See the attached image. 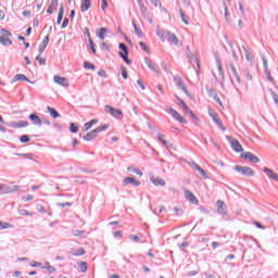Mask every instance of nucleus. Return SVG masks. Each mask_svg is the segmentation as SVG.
<instances>
[{
	"label": "nucleus",
	"instance_id": "obj_1",
	"mask_svg": "<svg viewBox=\"0 0 278 278\" xmlns=\"http://www.w3.org/2000/svg\"><path fill=\"white\" fill-rule=\"evenodd\" d=\"M104 111L106 112V114H111L113 118H116L117 121H123V111L115 109L112 105H105Z\"/></svg>",
	"mask_w": 278,
	"mask_h": 278
},
{
	"label": "nucleus",
	"instance_id": "obj_2",
	"mask_svg": "<svg viewBox=\"0 0 278 278\" xmlns=\"http://www.w3.org/2000/svg\"><path fill=\"white\" fill-rule=\"evenodd\" d=\"M233 168L237 173H240V175H244L245 177H253V175H255V172L249 166L235 165Z\"/></svg>",
	"mask_w": 278,
	"mask_h": 278
},
{
	"label": "nucleus",
	"instance_id": "obj_3",
	"mask_svg": "<svg viewBox=\"0 0 278 278\" xmlns=\"http://www.w3.org/2000/svg\"><path fill=\"white\" fill-rule=\"evenodd\" d=\"M18 190H21V186H18V185L10 187L5 184H0L1 194H12V192H18Z\"/></svg>",
	"mask_w": 278,
	"mask_h": 278
},
{
	"label": "nucleus",
	"instance_id": "obj_4",
	"mask_svg": "<svg viewBox=\"0 0 278 278\" xmlns=\"http://www.w3.org/2000/svg\"><path fill=\"white\" fill-rule=\"evenodd\" d=\"M165 112H167V114H170L173 116V118H175V121H178V123H182V124H188V121H186L181 114H179V112H177L175 109L167 106L165 109Z\"/></svg>",
	"mask_w": 278,
	"mask_h": 278
},
{
	"label": "nucleus",
	"instance_id": "obj_5",
	"mask_svg": "<svg viewBox=\"0 0 278 278\" xmlns=\"http://www.w3.org/2000/svg\"><path fill=\"white\" fill-rule=\"evenodd\" d=\"M227 140H229L230 147L232 151H235L236 153H242V151H244V149L242 148V144H240V141H238V139H233L228 136Z\"/></svg>",
	"mask_w": 278,
	"mask_h": 278
},
{
	"label": "nucleus",
	"instance_id": "obj_6",
	"mask_svg": "<svg viewBox=\"0 0 278 278\" xmlns=\"http://www.w3.org/2000/svg\"><path fill=\"white\" fill-rule=\"evenodd\" d=\"M211 118L213 119V122L215 123V125H217L218 129H222V131H225V126H223V122L220 121V117H218V113L216 112H208Z\"/></svg>",
	"mask_w": 278,
	"mask_h": 278
},
{
	"label": "nucleus",
	"instance_id": "obj_7",
	"mask_svg": "<svg viewBox=\"0 0 278 278\" xmlns=\"http://www.w3.org/2000/svg\"><path fill=\"white\" fill-rule=\"evenodd\" d=\"M174 81L177 88H180V90L184 91L185 94H187V97H190V92L188 91V88L186 87V85H184V80H181V77L174 76Z\"/></svg>",
	"mask_w": 278,
	"mask_h": 278
},
{
	"label": "nucleus",
	"instance_id": "obj_8",
	"mask_svg": "<svg viewBox=\"0 0 278 278\" xmlns=\"http://www.w3.org/2000/svg\"><path fill=\"white\" fill-rule=\"evenodd\" d=\"M217 206V214H220V216H227V205L223 200H218L216 202Z\"/></svg>",
	"mask_w": 278,
	"mask_h": 278
},
{
	"label": "nucleus",
	"instance_id": "obj_9",
	"mask_svg": "<svg viewBox=\"0 0 278 278\" xmlns=\"http://www.w3.org/2000/svg\"><path fill=\"white\" fill-rule=\"evenodd\" d=\"M241 157L243 160H249L250 162H252V164H257L260 162V157L255 156V154H253L251 152L242 153Z\"/></svg>",
	"mask_w": 278,
	"mask_h": 278
},
{
	"label": "nucleus",
	"instance_id": "obj_10",
	"mask_svg": "<svg viewBox=\"0 0 278 278\" xmlns=\"http://www.w3.org/2000/svg\"><path fill=\"white\" fill-rule=\"evenodd\" d=\"M185 199H187V201H190V203H192L193 205H199V200L197 199L194 193H192L188 189L185 190Z\"/></svg>",
	"mask_w": 278,
	"mask_h": 278
},
{
	"label": "nucleus",
	"instance_id": "obj_11",
	"mask_svg": "<svg viewBox=\"0 0 278 278\" xmlns=\"http://www.w3.org/2000/svg\"><path fill=\"white\" fill-rule=\"evenodd\" d=\"M165 38H166L167 42H172V45H179V39L170 30L165 31Z\"/></svg>",
	"mask_w": 278,
	"mask_h": 278
},
{
	"label": "nucleus",
	"instance_id": "obj_12",
	"mask_svg": "<svg viewBox=\"0 0 278 278\" xmlns=\"http://www.w3.org/2000/svg\"><path fill=\"white\" fill-rule=\"evenodd\" d=\"M119 58H122L126 64H131V60H129V50L127 48L119 52Z\"/></svg>",
	"mask_w": 278,
	"mask_h": 278
},
{
	"label": "nucleus",
	"instance_id": "obj_13",
	"mask_svg": "<svg viewBox=\"0 0 278 278\" xmlns=\"http://www.w3.org/2000/svg\"><path fill=\"white\" fill-rule=\"evenodd\" d=\"M263 173H265L267 177H269V179H274V181H278V174L273 172V169L268 167H264Z\"/></svg>",
	"mask_w": 278,
	"mask_h": 278
},
{
	"label": "nucleus",
	"instance_id": "obj_14",
	"mask_svg": "<svg viewBox=\"0 0 278 278\" xmlns=\"http://www.w3.org/2000/svg\"><path fill=\"white\" fill-rule=\"evenodd\" d=\"M28 118L31 121L33 125H38V127L42 125V119L36 115V113H31Z\"/></svg>",
	"mask_w": 278,
	"mask_h": 278
},
{
	"label": "nucleus",
	"instance_id": "obj_15",
	"mask_svg": "<svg viewBox=\"0 0 278 278\" xmlns=\"http://www.w3.org/2000/svg\"><path fill=\"white\" fill-rule=\"evenodd\" d=\"M27 125H29L27 121H18V122L12 123L10 127H13L14 129H21L23 127H27Z\"/></svg>",
	"mask_w": 278,
	"mask_h": 278
},
{
	"label": "nucleus",
	"instance_id": "obj_16",
	"mask_svg": "<svg viewBox=\"0 0 278 278\" xmlns=\"http://www.w3.org/2000/svg\"><path fill=\"white\" fill-rule=\"evenodd\" d=\"M144 63L147 64L148 68H150V71H151L152 73H160V72L157 71V67H155V63H153V61H151V59L146 58V59H144Z\"/></svg>",
	"mask_w": 278,
	"mask_h": 278
},
{
	"label": "nucleus",
	"instance_id": "obj_17",
	"mask_svg": "<svg viewBox=\"0 0 278 278\" xmlns=\"http://www.w3.org/2000/svg\"><path fill=\"white\" fill-rule=\"evenodd\" d=\"M129 184H131L135 187L140 186V180H136V178H131V177H126L124 179V186H129Z\"/></svg>",
	"mask_w": 278,
	"mask_h": 278
},
{
	"label": "nucleus",
	"instance_id": "obj_18",
	"mask_svg": "<svg viewBox=\"0 0 278 278\" xmlns=\"http://www.w3.org/2000/svg\"><path fill=\"white\" fill-rule=\"evenodd\" d=\"M229 68L232 73V76L235 77L237 84H241V79H240V75H238V71L236 70V66L233 65V63L229 64Z\"/></svg>",
	"mask_w": 278,
	"mask_h": 278
},
{
	"label": "nucleus",
	"instance_id": "obj_19",
	"mask_svg": "<svg viewBox=\"0 0 278 278\" xmlns=\"http://www.w3.org/2000/svg\"><path fill=\"white\" fill-rule=\"evenodd\" d=\"M91 7H92V2L90 0H84L80 4V11L88 12V10H90Z\"/></svg>",
	"mask_w": 278,
	"mask_h": 278
},
{
	"label": "nucleus",
	"instance_id": "obj_20",
	"mask_svg": "<svg viewBox=\"0 0 278 278\" xmlns=\"http://www.w3.org/2000/svg\"><path fill=\"white\" fill-rule=\"evenodd\" d=\"M150 181H152L154 186H166V180H164L163 178L151 177Z\"/></svg>",
	"mask_w": 278,
	"mask_h": 278
},
{
	"label": "nucleus",
	"instance_id": "obj_21",
	"mask_svg": "<svg viewBox=\"0 0 278 278\" xmlns=\"http://www.w3.org/2000/svg\"><path fill=\"white\" fill-rule=\"evenodd\" d=\"M189 64H191L194 68H198L197 71L199 72V68H200V65H199V58H197V55H192V56H189ZM197 64V67L195 65Z\"/></svg>",
	"mask_w": 278,
	"mask_h": 278
},
{
	"label": "nucleus",
	"instance_id": "obj_22",
	"mask_svg": "<svg viewBox=\"0 0 278 278\" xmlns=\"http://www.w3.org/2000/svg\"><path fill=\"white\" fill-rule=\"evenodd\" d=\"M62 18H64V4L60 5L59 14L56 18V25H60L62 23Z\"/></svg>",
	"mask_w": 278,
	"mask_h": 278
},
{
	"label": "nucleus",
	"instance_id": "obj_23",
	"mask_svg": "<svg viewBox=\"0 0 278 278\" xmlns=\"http://www.w3.org/2000/svg\"><path fill=\"white\" fill-rule=\"evenodd\" d=\"M83 138L87 142L90 140H94L97 138V132H96V130H91V131L87 132L86 136H84Z\"/></svg>",
	"mask_w": 278,
	"mask_h": 278
},
{
	"label": "nucleus",
	"instance_id": "obj_24",
	"mask_svg": "<svg viewBox=\"0 0 278 278\" xmlns=\"http://www.w3.org/2000/svg\"><path fill=\"white\" fill-rule=\"evenodd\" d=\"M217 70L219 71V76L222 77V86H225V72L223 71V65L220 64V61H217Z\"/></svg>",
	"mask_w": 278,
	"mask_h": 278
},
{
	"label": "nucleus",
	"instance_id": "obj_25",
	"mask_svg": "<svg viewBox=\"0 0 278 278\" xmlns=\"http://www.w3.org/2000/svg\"><path fill=\"white\" fill-rule=\"evenodd\" d=\"M227 1H228V3L230 2V0H223V5H224V10H225V18L227 22H229L231 18V14L229 13V11L227 9Z\"/></svg>",
	"mask_w": 278,
	"mask_h": 278
},
{
	"label": "nucleus",
	"instance_id": "obj_26",
	"mask_svg": "<svg viewBox=\"0 0 278 278\" xmlns=\"http://www.w3.org/2000/svg\"><path fill=\"white\" fill-rule=\"evenodd\" d=\"M47 111L49 112L50 116H52V118H60L61 116L60 113L51 106H47Z\"/></svg>",
	"mask_w": 278,
	"mask_h": 278
},
{
	"label": "nucleus",
	"instance_id": "obj_27",
	"mask_svg": "<svg viewBox=\"0 0 278 278\" xmlns=\"http://www.w3.org/2000/svg\"><path fill=\"white\" fill-rule=\"evenodd\" d=\"M53 10H58V0H52L47 9L48 14H53Z\"/></svg>",
	"mask_w": 278,
	"mask_h": 278
},
{
	"label": "nucleus",
	"instance_id": "obj_28",
	"mask_svg": "<svg viewBox=\"0 0 278 278\" xmlns=\"http://www.w3.org/2000/svg\"><path fill=\"white\" fill-rule=\"evenodd\" d=\"M0 45H2L3 47H10V45H12V41L5 36H0Z\"/></svg>",
	"mask_w": 278,
	"mask_h": 278
},
{
	"label": "nucleus",
	"instance_id": "obj_29",
	"mask_svg": "<svg viewBox=\"0 0 278 278\" xmlns=\"http://www.w3.org/2000/svg\"><path fill=\"white\" fill-rule=\"evenodd\" d=\"M108 31V28L102 27L97 31V36L100 40H105V34Z\"/></svg>",
	"mask_w": 278,
	"mask_h": 278
},
{
	"label": "nucleus",
	"instance_id": "obj_30",
	"mask_svg": "<svg viewBox=\"0 0 278 278\" xmlns=\"http://www.w3.org/2000/svg\"><path fill=\"white\" fill-rule=\"evenodd\" d=\"M13 81H29V78H27V76L24 74H16Z\"/></svg>",
	"mask_w": 278,
	"mask_h": 278
},
{
	"label": "nucleus",
	"instance_id": "obj_31",
	"mask_svg": "<svg viewBox=\"0 0 278 278\" xmlns=\"http://www.w3.org/2000/svg\"><path fill=\"white\" fill-rule=\"evenodd\" d=\"M156 36H159L162 42H166V30L159 29Z\"/></svg>",
	"mask_w": 278,
	"mask_h": 278
},
{
	"label": "nucleus",
	"instance_id": "obj_32",
	"mask_svg": "<svg viewBox=\"0 0 278 278\" xmlns=\"http://www.w3.org/2000/svg\"><path fill=\"white\" fill-rule=\"evenodd\" d=\"M53 79L55 84H59V86H66V84H64V81H66V78L61 76H54Z\"/></svg>",
	"mask_w": 278,
	"mask_h": 278
},
{
	"label": "nucleus",
	"instance_id": "obj_33",
	"mask_svg": "<svg viewBox=\"0 0 278 278\" xmlns=\"http://www.w3.org/2000/svg\"><path fill=\"white\" fill-rule=\"evenodd\" d=\"M97 123H99L98 119H91L90 122H87L85 124V131H88L89 129H91L92 125H97Z\"/></svg>",
	"mask_w": 278,
	"mask_h": 278
},
{
	"label": "nucleus",
	"instance_id": "obj_34",
	"mask_svg": "<svg viewBox=\"0 0 278 278\" xmlns=\"http://www.w3.org/2000/svg\"><path fill=\"white\" fill-rule=\"evenodd\" d=\"M72 255H74V257L86 255V250H84V248H79L75 252H72Z\"/></svg>",
	"mask_w": 278,
	"mask_h": 278
},
{
	"label": "nucleus",
	"instance_id": "obj_35",
	"mask_svg": "<svg viewBox=\"0 0 278 278\" xmlns=\"http://www.w3.org/2000/svg\"><path fill=\"white\" fill-rule=\"evenodd\" d=\"M242 49L245 53V60L248 62H253V55L251 54V52H249V49H247V47L242 46Z\"/></svg>",
	"mask_w": 278,
	"mask_h": 278
},
{
	"label": "nucleus",
	"instance_id": "obj_36",
	"mask_svg": "<svg viewBox=\"0 0 278 278\" xmlns=\"http://www.w3.org/2000/svg\"><path fill=\"white\" fill-rule=\"evenodd\" d=\"M132 27L135 29L136 36H138V38H142V30H140V28H138L135 21H132Z\"/></svg>",
	"mask_w": 278,
	"mask_h": 278
},
{
	"label": "nucleus",
	"instance_id": "obj_37",
	"mask_svg": "<svg viewBox=\"0 0 278 278\" xmlns=\"http://www.w3.org/2000/svg\"><path fill=\"white\" fill-rule=\"evenodd\" d=\"M31 138L28 135H22L20 137V142H22V144H25L27 142H30Z\"/></svg>",
	"mask_w": 278,
	"mask_h": 278
},
{
	"label": "nucleus",
	"instance_id": "obj_38",
	"mask_svg": "<svg viewBox=\"0 0 278 278\" xmlns=\"http://www.w3.org/2000/svg\"><path fill=\"white\" fill-rule=\"evenodd\" d=\"M49 43H46V41H41V43L39 45L38 51H39V55H42V53H45V49H47V46Z\"/></svg>",
	"mask_w": 278,
	"mask_h": 278
},
{
	"label": "nucleus",
	"instance_id": "obj_39",
	"mask_svg": "<svg viewBox=\"0 0 278 278\" xmlns=\"http://www.w3.org/2000/svg\"><path fill=\"white\" fill-rule=\"evenodd\" d=\"M267 80L275 85V78L270 75V70H264Z\"/></svg>",
	"mask_w": 278,
	"mask_h": 278
},
{
	"label": "nucleus",
	"instance_id": "obj_40",
	"mask_svg": "<svg viewBox=\"0 0 278 278\" xmlns=\"http://www.w3.org/2000/svg\"><path fill=\"white\" fill-rule=\"evenodd\" d=\"M84 68H87L88 71H96L94 65L88 61L84 62Z\"/></svg>",
	"mask_w": 278,
	"mask_h": 278
},
{
	"label": "nucleus",
	"instance_id": "obj_41",
	"mask_svg": "<svg viewBox=\"0 0 278 278\" xmlns=\"http://www.w3.org/2000/svg\"><path fill=\"white\" fill-rule=\"evenodd\" d=\"M242 73L248 81H251L253 79V76L251 75V72L249 70H243Z\"/></svg>",
	"mask_w": 278,
	"mask_h": 278
},
{
	"label": "nucleus",
	"instance_id": "obj_42",
	"mask_svg": "<svg viewBox=\"0 0 278 278\" xmlns=\"http://www.w3.org/2000/svg\"><path fill=\"white\" fill-rule=\"evenodd\" d=\"M3 229H12V224L3 223L0 220V230H3Z\"/></svg>",
	"mask_w": 278,
	"mask_h": 278
},
{
	"label": "nucleus",
	"instance_id": "obj_43",
	"mask_svg": "<svg viewBox=\"0 0 278 278\" xmlns=\"http://www.w3.org/2000/svg\"><path fill=\"white\" fill-rule=\"evenodd\" d=\"M70 131L71 134H77V131H79V127L76 126L74 123L70 124Z\"/></svg>",
	"mask_w": 278,
	"mask_h": 278
},
{
	"label": "nucleus",
	"instance_id": "obj_44",
	"mask_svg": "<svg viewBox=\"0 0 278 278\" xmlns=\"http://www.w3.org/2000/svg\"><path fill=\"white\" fill-rule=\"evenodd\" d=\"M269 92L273 97V101H274L275 105L278 106V94L275 91H273V89H269Z\"/></svg>",
	"mask_w": 278,
	"mask_h": 278
},
{
	"label": "nucleus",
	"instance_id": "obj_45",
	"mask_svg": "<svg viewBox=\"0 0 278 278\" xmlns=\"http://www.w3.org/2000/svg\"><path fill=\"white\" fill-rule=\"evenodd\" d=\"M121 72H122L123 79H127L128 74H127V67H125V65H121Z\"/></svg>",
	"mask_w": 278,
	"mask_h": 278
},
{
	"label": "nucleus",
	"instance_id": "obj_46",
	"mask_svg": "<svg viewBox=\"0 0 278 278\" xmlns=\"http://www.w3.org/2000/svg\"><path fill=\"white\" fill-rule=\"evenodd\" d=\"M56 206L62 207V208L71 207V206H73V203H71V202H65V203L59 202V203H56Z\"/></svg>",
	"mask_w": 278,
	"mask_h": 278
},
{
	"label": "nucleus",
	"instance_id": "obj_47",
	"mask_svg": "<svg viewBox=\"0 0 278 278\" xmlns=\"http://www.w3.org/2000/svg\"><path fill=\"white\" fill-rule=\"evenodd\" d=\"M105 129H108V125H101V126H98L96 129V134H101V131H105Z\"/></svg>",
	"mask_w": 278,
	"mask_h": 278
},
{
	"label": "nucleus",
	"instance_id": "obj_48",
	"mask_svg": "<svg viewBox=\"0 0 278 278\" xmlns=\"http://www.w3.org/2000/svg\"><path fill=\"white\" fill-rule=\"evenodd\" d=\"M188 165H189L193 170H201V166H199V164H195L194 162H188Z\"/></svg>",
	"mask_w": 278,
	"mask_h": 278
},
{
	"label": "nucleus",
	"instance_id": "obj_49",
	"mask_svg": "<svg viewBox=\"0 0 278 278\" xmlns=\"http://www.w3.org/2000/svg\"><path fill=\"white\" fill-rule=\"evenodd\" d=\"M36 210L37 212H39L40 214H46L47 210H45V206H42V204H37L36 205Z\"/></svg>",
	"mask_w": 278,
	"mask_h": 278
},
{
	"label": "nucleus",
	"instance_id": "obj_50",
	"mask_svg": "<svg viewBox=\"0 0 278 278\" xmlns=\"http://www.w3.org/2000/svg\"><path fill=\"white\" fill-rule=\"evenodd\" d=\"M18 213L21 216H34V213H29L27 210H20Z\"/></svg>",
	"mask_w": 278,
	"mask_h": 278
},
{
	"label": "nucleus",
	"instance_id": "obj_51",
	"mask_svg": "<svg viewBox=\"0 0 278 278\" xmlns=\"http://www.w3.org/2000/svg\"><path fill=\"white\" fill-rule=\"evenodd\" d=\"M79 268L81 273H86V270H88V265L86 264V262H80Z\"/></svg>",
	"mask_w": 278,
	"mask_h": 278
},
{
	"label": "nucleus",
	"instance_id": "obj_52",
	"mask_svg": "<svg viewBox=\"0 0 278 278\" xmlns=\"http://www.w3.org/2000/svg\"><path fill=\"white\" fill-rule=\"evenodd\" d=\"M0 34H2V36H4V38H8V37L12 36V33H10V30H8L5 28H2L0 30Z\"/></svg>",
	"mask_w": 278,
	"mask_h": 278
},
{
	"label": "nucleus",
	"instance_id": "obj_53",
	"mask_svg": "<svg viewBox=\"0 0 278 278\" xmlns=\"http://www.w3.org/2000/svg\"><path fill=\"white\" fill-rule=\"evenodd\" d=\"M228 45L231 49V53L235 60H238V54L236 53V50H233V43H231V41H228Z\"/></svg>",
	"mask_w": 278,
	"mask_h": 278
},
{
	"label": "nucleus",
	"instance_id": "obj_54",
	"mask_svg": "<svg viewBox=\"0 0 278 278\" xmlns=\"http://www.w3.org/2000/svg\"><path fill=\"white\" fill-rule=\"evenodd\" d=\"M179 14H180V18L182 21V23H185V25H188V20H186V14L184 13V11L180 9L179 10Z\"/></svg>",
	"mask_w": 278,
	"mask_h": 278
},
{
	"label": "nucleus",
	"instance_id": "obj_55",
	"mask_svg": "<svg viewBox=\"0 0 278 278\" xmlns=\"http://www.w3.org/2000/svg\"><path fill=\"white\" fill-rule=\"evenodd\" d=\"M139 47L142 49V51H144L146 53H149V47H147V43H144L143 41H140Z\"/></svg>",
	"mask_w": 278,
	"mask_h": 278
},
{
	"label": "nucleus",
	"instance_id": "obj_56",
	"mask_svg": "<svg viewBox=\"0 0 278 278\" xmlns=\"http://www.w3.org/2000/svg\"><path fill=\"white\" fill-rule=\"evenodd\" d=\"M88 41L92 53H97V49L94 48V41H92V38H89Z\"/></svg>",
	"mask_w": 278,
	"mask_h": 278
},
{
	"label": "nucleus",
	"instance_id": "obj_57",
	"mask_svg": "<svg viewBox=\"0 0 278 278\" xmlns=\"http://www.w3.org/2000/svg\"><path fill=\"white\" fill-rule=\"evenodd\" d=\"M47 266H43L46 270H49V273H55V268L51 265H49V262H46Z\"/></svg>",
	"mask_w": 278,
	"mask_h": 278
},
{
	"label": "nucleus",
	"instance_id": "obj_58",
	"mask_svg": "<svg viewBox=\"0 0 278 278\" xmlns=\"http://www.w3.org/2000/svg\"><path fill=\"white\" fill-rule=\"evenodd\" d=\"M129 240L132 242H140V237H138V235H130Z\"/></svg>",
	"mask_w": 278,
	"mask_h": 278
},
{
	"label": "nucleus",
	"instance_id": "obj_59",
	"mask_svg": "<svg viewBox=\"0 0 278 278\" xmlns=\"http://www.w3.org/2000/svg\"><path fill=\"white\" fill-rule=\"evenodd\" d=\"M163 144H164V147H166V149H168L169 151L172 150V149H175L174 147H173V143H170L169 141H163Z\"/></svg>",
	"mask_w": 278,
	"mask_h": 278
},
{
	"label": "nucleus",
	"instance_id": "obj_60",
	"mask_svg": "<svg viewBox=\"0 0 278 278\" xmlns=\"http://www.w3.org/2000/svg\"><path fill=\"white\" fill-rule=\"evenodd\" d=\"M127 170H131L136 175H139V177H142V173L140 172V169L128 167Z\"/></svg>",
	"mask_w": 278,
	"mask_h": 278
},
{
	"label": "nucleus",
	"instance_id": "obj_61",
	"mask_svg": "<svg viewBox=\"0 0 278 278\" xmlns=\"http://www.w3.org/2000/svg\"><path fill=\"white\" fill-rule=\"evenodd\" d=\"M189 116L193 123H197V121H199V117H197V115H194V113L192 111L189 112Z\"/></svg>",
	"mask_w": 278,
	"mask_h": 278
},
{
	"label": "nucleus",
	"instance_id": "obj_62",
	"mask_svg": "<svg viewBox=\"0 0 278 278\" xmlns=\"http://www.w3.org/2000/svg\"><path fill=\"white\" fill-rule=\"evenodd\" d=\"M66 27H68V18L67 17H65L63 20V23L61 25V29H66Z\"/></svg>",
	"mask_w": 278,
	"mask_h": 278
},
{
	"label": "nucleus",
	"instance_id": "obj_63",
	"mask_svg": "<svg viewBox=\"0 0 278 278\" xmlns=\"http://www.w3.org/2000/svg\"><path fill=\"white\" fill-rule=\"evenodd\" d=\"M36 60H37V62H39L40 65L47 64V61L45 59L40 58V55L36 56Z\"/></svg>",
	"mask_w": 278,
	"mask_h": 278
},
{
	"label": "nucleus",
	"instance_id": "obj_64",
	"mask_svg": "<svg viewBox=\"0 0 278 278\" xmlns=\"http://www.w3.org/2000/svg\"><path fill=\"white\" fill-rule=\"evenodd\" d=\"M73 236L77 237V236H81V233H85L84 230H73L72 231Z\"/></svg>",
	"mask_w": 278,
	"mask_h": 278
}]
</instances>
